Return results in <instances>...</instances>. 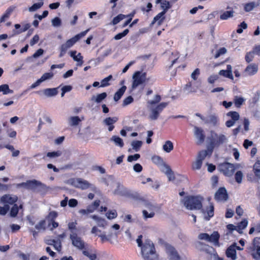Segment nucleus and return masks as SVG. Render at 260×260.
<instances>
[{"instance_id":"nucleus-23","label":"nucleus","mask_w":260,"mask_h":260,"mask_svg":"<svg viewBox=\"0 0 260 260\" xmlns=\"http://www.w3.org/2000/svg\"><path fill=\"white\" fill-rule=\"evenodd\" d=\"M205 219L206 220H209L214 214V207L212 203H210V206L206 208V211L205 212Z\"/></svg>"},{"instance_id":"nucleus-48","label":"nucleus","mask_w":260,"mask_h":260,"mask_svg":"<svg viewBox=\"0 0 260 260\" xmlns=\"http://www.w3.org/2000/svg\"><path fill=\"white\" fill-rule=\"evenodd\" d=\"M118 120V118L114 117H108L104 120V122L106 125H112L115 123Z\"/></svg>"},{"instance_id":"nucleus-16","label":"nucleus","mask_w":260,"mask_h":260,"mask_svg":"<svg viewBox=\"0 0 260 260\" xmlns=\"http://www.w3.org/2000/svg\"><path fill=\"white\" fill-rule=\"evenodd\" d=\"M74 183L76 187L81 189H86L90 187L91 184L86 180L82 178H76L74 180Z\"/></svg>"},{"instance_id":"nucleus-1","label":"nucleus","mask_w":260,"mask_h":260,"mask_svg":"<svg viewBox=\"0 0 260 260\" xmlns=\"http://www.w3.org/2000/svg\"><path fill=\"white\" fill-rule=\"evenodd\" d=\"M141 253L144 260H157L158 258L154 244L150 240H145Z\"/></svg>"},{"instance_id":"nucleus-28","label":"nucleus","mask_w":260,"mask_h":260,"mask_svg":"<svg viewBox=\"0 0 260 260\" xmlns=\"http://www.w3.org/2000/svg\"><path fill=\"white\" fill-rule=\"evenodd\" d=\"M22 207L23 206L21 204L19 206H18L16 204H14L10 210V216L12 217H15L18 214L19 209L22 208Z\"/></svg>"},{"instance_id":"nucleus-63","label":"nucleus","mask_w":260,"mask_h":260,"mask_svg":"<svg viewBox=\"0 0 260 260\" xmlns=\"http://www.w3.org/2000/svg\"><path fill=\"white\" fill-rule=\"evenodd\" d=\"M140 157V155L139 154H135L134 155H129L127 157V161L129 162H132L134 160H138Z\"/></svg>"},{"instance_id":"nucleus-32","label":"nucleus","mask_w":260,"mask_h":260,"mask_svg":"<svg viewBox=\"0 0 260 260\" xmlns=\"http://www.w3.org/2000/svg\"><path fill=\"white\" fill-rule=\"evenodd\" d=\"M58 214L57 212L55 211H50L47 215L45 217V220L48 221H50L51 220L56 219V218L58 217Z\"/></svg>"},{"instance_id":"nucleus-40","label":"nucleus","mask_w":260,"mask_h":260,"mask_svg":"<svg viewBox=\"0 0 260 260\" xmlns=\"http://www.w3.org/2000/svg\"><path fill=\"white\" fill-rule=\"evenodd\" d=\"M0 92H3L4 94H7L9 93H12L13 90L9 88L7 84H3L0 86Z\"/></svg>"},{"instance_id":"nucleus-60","label":"nucleus","mask_w":260,"mask_h":260,"mask_svg":"<svg viewBox=\"0 0 260 260\" xmlns=\"http://www.w3.org/2000/svg\"><path fill=\"white\" fill-rule=\"evenodd\" d=\"M61 153L59 151L49 152L47 153V156L49 157H54L60 156Z\"/></svg>"},{"instance_id":"nucleus-31","label":"nucleus","mask_w":260,"mask_h":260,"mask_svg":"<svg viewBox=\"0 0 260 260\" xmlns=\"http://www.w3.org/2000/svg\"><path fill=\"white\" fill-rule=\"evenodd\" d=\"M107 96V94L106 92H102L101 93L98 94L96 97L93 96L91 98V100H94V101L97 103H101L103 100L106 98Z\"/></svg>"},{"instance_id":"nucleus-46","label":"nucleus","mask_w":260,"mask_h":260,"mask_svg":"<svg viewBox=\"0 0 260 260\" xmlns=\"http://www.w3.org/2000/svg\"><path fill=\"white\" fill-rule=\"evenodd\" d=\"M161 96L159 94L155 95L154 97V99L153 100L148 101L147 102V104L151 106L154 105L157 103H158L161 101Z\"/></svg>"},{"instance_id":"nucleus-30","label":"nucleus","mask_w":260,"mask_h":260,"mask_svg":"<svg viewBox=\"0 0 260 260\" xmlns=\"http://www.w3.org/2000/svg\"><path fill=\"white\" fill-rule=\"evenodd\" d=\"M162 148L165 152L169 153L173 150V143L171 141L168 140L166 141L165 144L163 145Z\"/></svg>"},{"instance_id":"nucleus-33","label":"nucleus","mask_w":260,"mask_h":260,"mask_svg":"<svg viewBox=\"0 0 260 260\" xmlns=\"http://www.w3.org/2000/svg\"><path fill=\"white\" fill-rule=\"evenodd\" d=\"M253 171L256 177L260 178V160H257L253 165Z\"/></svg>"},{"instance_id":"nucleus-47","label":"nucleus","mask_w":260,"mask_h":260,"mask_svg":"<svg viewBox=\"0 0 260 260\" xmlns=\"http://www.w3.org/2000/svg\"><path fill=\"white\" fill-rule=\"evenodd\" d=\"M46 222L45 219H43L40 221V222L35 225V228L37 230H40L41 229H46Z\"/></svg>"},{"instance_id":"nucleus-29","label":"nucleus","mask_w":260,"mask_h":260,"mask_svg":"<svg viewBox=\"0 0 260 260\" xmlns=\"http://www.w3.org/2000/svg\"><path fill=\"white\" fill-rule=\"evenodd\" d=\"M91 217L93 219L96 221L98 226L105 227L107 225V222L104 219L95 215H92Z\"/></svg>"},{"instance_id":"nucleus-51","label":"nucleus","mask_w":260,"mask_h":260,"mask_svg":"<svg viewBox=\"0 0 260 260\" xmlns=\"http://www.w3.org/2000/svg\"><path fill=\"white\" fill-rule=\"evenodd\" d=\"M88 31V29L86 30L83 31H82L80 33L76 35L74 37H72V38L73 39V40L75 41V42L76 43L81 38H82L83 37L85 36Z\"/></svg>"},{"instance_id":"nucleus-3","label":"nucleus","mask_w":260,"mask_h":260,"mask_svg":"<svg viewBox=\"0 0 260 260\" xmlns=\"http://www.w3.org/2000/svg\"><path fill=\"white\" fill-rule=\"evenodd\" d=\"M199 238L201 240H205L208 242L213 243L215 246H220L219 242L220 235L217 231H214L211 235L207 233H201L199 235Z\"/></svg>"},{"instance_id":"nucleus-54","label":"nucleus","mask_w":260,"mask_h":260,"mask_svg":"<svg viewBox=\"0 0 260 260\" xmlns=\"http://www.w3.org/2000/svg\"><path fill=\"white\" fill-rule=\"evenodd\" d=\"M202 165V159H197V160L192 164V168L193 170H199Z\"/></svg>"},{"instance_id":"nucleus-49","label":"nucleus","mask_w":260,"mask_h":260,"mask_svg":"<svg viewBox=\"0 0 260 260\" xmlns=\"http://www.w3.org/2000/svg\"><path fill=\"white\" fill-rule=\"evenodd\" d=\"M161 7L163 9V11L166 13L169 9L171 7V5L169 1H164L161 3Z\"/></svg>"},{"instance_id":"nucleus-43","label":"nucleus","mask_w":260,"mask_h":260,"mask_svg":"<svg viewBox=\"0 0 260 260\" xmlns=\"http://www.w3.org/2000/svg\"><path fill=\"white\" fill-rule=\"evenodd\" d=\"M243 177V174L242 171H237L235 174V180L239 184L242 182Z\"/></svg>"},{"instance_id":"nucleus-39","label":"nucleus","mask_w":260,"mask_h":260,"mask_svg":"<svg viewBox=\"0 0 260 260\" xmlns=\"http://www.w3.org/2000/svg\"><path fill=\"white\" fill-rule=\"evenodd\" d=\"M112 76L110 75L108 77L105 78L101 81V84L100 86L101 87H104L110 85L109 82L112 79Z\"/></svg>"},{"instance_id":"nucleus-61","label":"nucleus","mask_w":260,"mask_h":260,"mask_svg":"<svg viewBox=\"0 0 260 260\" xmlns=\"http://www.w3.org/2000/svg\"><path fill=\"white\" fill-rule=\"evenodd\" d=\"M226 52V49L224 47L220 48L218 49L215 55V58L219 57L221 55L224 54Z\"/></svg>"},{"instance_id":"nucleus-21","label":"nucleus","mask_w":260,"mask_h":260,"mask_svg":"<svg viewBox=\"0 0 260 260\" xmlns=\"http://www.w3.org/2000/svg\"><path fill=\"white\" fill-rule=\"evenodd\" d=\"M219 74L231 79H234L232 71V66L230 64L227 65L226 70H220L219 72Z\"/></svg>"},{"instance_id":"nucleus-42","label":"nucleus","mask_w":260,"mask_h":260,"mask_svg":"<svg viewBox=\"0 0 260 260\" xmlns=\"http://www.w3.org/2000/svg\"><path fill=\"white\" fill-rule=\"evenodd\" d=\"M142 145V142L141 141H133L132 143L133 149L138 151Z\"/></svg>"},{"instance_id":"nucleus-45","label":"nucleus","mask_w":260,"mask_h":260,"mask_svg":"<svg viewBox=\"0 0 260 260\" xmlns=\"http://www.w3.org/2000/svg\"><path fill=\"white\" fill-rule=\"evenodd\" d=\"M129 32V30L128 29H125L122 32H120L116 35L114 39L115 40H118L122 39L123 37H125L127 34Z\"/></svg>"},{"instance_id":"nucleus-11","label":"nucleus","mask_w":260,"mask_h":260,"mask_svg":"<svg viewBox=\"0 0 260 260\" xmlns=\"http://www.w3.org/2000/svg\"><path fill=\"white\" fill-rule=\"evenodd\" d=\"M166 249L172 260H181V258L174 247L170 244H166Z\"/></svg>"},{"instance_id":"nucleus-62","label":"nucleus","mask_w":260,"mask_h":260,"mask_svg":"<svg viewBox=\"0 0 260 260\" xmlns=\"http://www.w3.org/2000/svg\"><path fill=\"white\" fill-rule=\"evenodd\" d=\"M76 225V222H70L68 224V229L71 231L72 234L75 233L73 231L76 230L77 229Z\"/></svg>"},{"instance_id":"nucleus-37","label":"nucleus","mask_w":260,"mask_h":260,"mask_svg":"<svg viewBox=\"0 0 260 260\" xmlns=\"http://www.w3.org/2000/svg\"><path fill=\"white\" fill-rule=\"evenodd\" d=\"M152 162L157 165H161L164 164H166L164 162V160L161 157L157 155H154L152 157Z\"/></svg>"},{"instance_id":"nucleus-17","label":"nucleus","mask_w":260,"mask_h":260,"mask_svg":"<svg viewBox=\"0 0 260 260\" xmlns=\"http://www.w3.org/2000/svg\"><path fill=\"white\" fill-rule=\"evenodd\" d=\"M58 88H48L43 90H39L36 92V93L41 95L43 93L47 97L55 96L58 93Z\"/></svg>"},{"instance_id":"nucleus-26","label":"nucleus","mask_w":260,"mask_h":260,"mask_svg":"<svg viewBox=\"0 0 260 260\" xmlns=\"http://www.w3.org/2000/svg\"><path fill=\"white\" fill-rule=\"evenodd\" d=\"M15 7L10 6L9 7L5 13L0 18V22H4L6 18H8L10 17V15L12 13V12L14 10Z\"/></svg>"},{"instance_id":"nucleus-52","label":"nucleus","mask_w":260,"mask_h":260,"mask_svg":"<svg viewBox=\"0 0 260 260\" xmlns=\"http://www.w3.org/2000/svg\"><path fill=\"white\" fill-rule=\"evenodd\" d=\"M117 216V212L115 210H109L107 213V217L109 219L115 218Z\"/></svg>"},{"instance_id":"nucleus-57","label":"nucleus","mask_w":260,"mask_h":260,"mask_svg":"<svg viewBox=\"0 0 260 260\" xmlns=\"http://www.w3.org/2000/svg\"><path fill=\"white\" fill-rule=\"evenodd\" d=\"M83 253L84 255L89 258L90 260H95L96 257V254L95 253H90L88 251L84 250L83 251Z\"/></svg>"},{"instance_id":"nucleus-34","label":"nucleus","mask_w":260,"mask_h":260,"mask_svg":"<svg viewBox=\"0 0 260 260\" xmlns=\"http://www.w3.org/2000/svg\"><path fill=\"white\" fill-rule=\"evenodd\" d=\"M234 14V11H226L222 13L220 15V19L221 20H227L229 18L232 17Z\"/></svg>"},{"instance_id":"nucleus-35","label":"nucleus","mask_w":260,"mask_h":260,"mask_svg":"<svg viewBox=\"0 0 260 260\" xmlns=\"http://www.w3.org/2000/svg\"><path fill=\"white\" fill-rule=\"evenodd\" d=\"M226 116L235 121H237L240 118L239 114L236 111H230L226 113Z\"/></svg>"},{"instance_id":"nucleus-19","label":"nucleus","mask_w":260,"mask_h":260,"mask_svg":"<svg viewBox=\"0 0 260 260\" xmlns=\"http://www.w3.org/2000/svg\"><path fill=\"white\" fill-rule=\"evenodd\" d=\"M258 71V65L256 63H251L247 66L244 72L248 76H252L257 73Z\"/></svg>"},{"instance_id":"nucleus-10","label":"nucleus","mask_w":260,"mask_h":260,"mask_svg":"<svg viewBox=\"0 0 260 260\" xmlns=\"http://www.w3.org/2000/svg\"><path fill=\"white\" fill-rule=\"evenodd\" d=\"M228 198V193L224 187H219L214 195V199L217 202L226 201Z\"/></svg>"},{"instance_id":"nucleus-59","label":"nucleus","mask_w":260,"mask_h":260,"mask_svg":"<svg viewBox=\"0 0 260 260\" xmlns=\"http://www.w3.org/2000/svg\"><path fill=\"white\" fill-rule=\"evenodd\" d=\"M253 57H254L253 52H252V51L248 52L246 53V54L245 55V61L247 63H249L253 60Z\"/></svg>"},{"instance_id":"nucleus-6","label":"nucleus","mask_w":260,"mask_h":260,"mask_svg":"<svg viewBox=\"0 0 260 260\" xmlns=\"http://www.w3.org/2000/svg\"><path fill=\"white\" fill-rule=\"evenodd\" d=\"M250 254L255 260H260V239L254 238L249 248Z\"/></svg>"},{"instance_id":"nucleus-5","label":"nucleus","mask_w":260,"mask_h":260,"mask_svg":"<svg viewBox=\"0 0 260 260\" xmlns=\"http://www.w3.org/2000/svg\"><path fill=\"white\" fill-rule=\"evenodd\" d=\"M218 169L221 173L227 177L233 176L235 171L234 165L228 162H224L219 164Z\"/></svg>"},{"instance_id":"nucleus-36","label":"nucleus","mask_w":260,"mask_h":260,"mask_svg":"<svg viewBox=\"0 0 260 260\" xmlns=\"http://www.w3.org/2000/svg\"><path fill=\"white\" fill-rule=\"evenodd\" d=\"M244 102V99L242 97L236 96L234 99V103L237 108L241 107Z\"/></svg>"},{"instance_id":"nucleus-38","label":"nucleus","mask_w":260,"mask_h":260,"mask_svg":"<svg viewBox=\"0 0 260 260\" xmlns=\"http://www.w3.org/2000/svg\"><path fill=\"white\" fill-rule=\"evenodd\" d=\"M77 51H72L70 52V56L73 57V59L75 61L80 62L81 64L83 63V57L81 55V53H78V56H80L79 59H77V56H76Z\"/></svg>"},{"instance_id":"nucleus-20","label":"nucleus","mask_w":260,"mask_h":260,"mask_svg":"<svg viewBox=\"0 0 260 260\" xmlns=\"http://www.w3.org/2000/svg\"><path fill=\"white\" fill-rule=\"evenodd\" d=\"M226 255L228 257L232 260H235L237 258V253L234 245L230 246L226 250Z\"/></svg>"},{"instance_id":"nucleus-53","label":"nucleus","mask_w":260,"mask_h":260,"mask_svg":"<svg viewBox=\"0 0 260 260\" xmlns=\"http://www.w3.org/2000/svg\"><path fill=\"white\" fill-rule=\"evenodd\" d=\"M134 102V98L131 96L129 95L124 99L122 103V106L125 107L128 105Z\"/></svg>"},{"instance_id":"nucleus-24","label":"nucleus","mask_w":260,"mask_h":260,"mask_svg":"<svg viewBox=\"0 0 260 260\" xmlns=\"http://www.w3.org/2000/svg\"><path fill=\"white\" fill-rule=\"evenodd\" d=\"M126 90V86L123 85L122 87H121V88H120L114 94V100L115 102L119 101L121 98Z\"/></svg>"},{"instance_id":"nucleus-25","label":"nucleus","mask_w":260,"mask_h":260,"mask_svg":"<svg viewBox=\"0 0 260 260\" xmlns=\"http://www.w3.org/2000/svg\"><path fill=\"white\" fill-rule=\"evenodd\" d=\"M164 167L166 170L165 173L167 175L169 181H173L175 179V176L173 171L172 170L171 167L167 164H164Z\"/></svg>"},{"instance_id":"nucleus-27","label":"nucleus","mask_w":260,"mask_h":260,"mask_svg":"<svg viewBox=\"0 0 260 260\" xmlns=\"http://www.w3.org/2000/svg\"><path fill=\"white\" fill-rule=\"evenodd\" d=\"M248 224V221L246 219H243L241 222L238 223L236 226L237 231L239 234L242 233V231L245 229Z\"/></svg>"},{"instance_id":"nucleus-8","label":"nucleus","mask_w":260,"mask_h":260,"mask_svg":"<svg viewBox=\"0 0 260 260\" xmlns=\"http://www.w3.org/2000/svg\"><path fill=\"white\" fill-rule=\"evenodd\" d=\"M168 103L167 102H162L158 104L155 108L150 109V113L149 117L151 120H155L158 119L160 113L168 106Z\"/></svg>"},{"instance_id":"nucleus-58","label":"nucleus","mask_w":260,"mask_h":260,"mask_svg":"<svg viewBox=\"0 0 260 260\" xmlns=\"http://www.w3.org/2000/svg\"><path fill=\"white\" fill-rule=\"evenodd\" d=\"M10 209V206L9 205H5L3 206H0V214L5 215L7 214L8 211Z\"/></svg>"},{"instance_id":"nucleus-13","label":"nucleus","mask_w":260,"mask_h":260,"mask_svg":"<svg viewBox=\"0 0 260 260\" xmlns=\"http://www.w3.org/2000/svg\"><path fill=\"white\" fill-rule=\"evenodd\" d=\"M75 43V41L73 40L72 38H71L67 40L65 43L62 44L59 48L60 53L59 57L61 58L63 57L66 54L67 50L72 47Z\"/></svg>"},{"instance_id":"nucleus-44","label":"nucleus","mask_w":260,"mask_h":260,"mask_svg":"<svg viewBox=\"0 0 260 260\" xmlns=\"http://www.w3.org/2000/svg\"><path fill=\"white\" fill-rule=\"evenodd\" d=\"M112 139L114 141L116 145L120 147H122L124 145V143L121 138L118 136H114L112 137Z\"/></svg>"},{"instance_id":"nucleus-22","label":"nucleus","mask_w":260,"mask_h":260,"mask_svg":"<svg viewBox=\"0 0 260 260\" xmlns=\"http://www.w3.org/2000/svg\"><path fill=\"white\" fill-rule=\"evenodd\" d=\"M166 13L165 11H162L156 15L153 18L151 24L153 25L157 21L158 25H161L165 19V15Z\"/></svg>"},{"instance_id":"nucleus-15","label":"nucleus","mask_w":260,"mask_h":260,"mask_svg":"<svg viewBox=\"0 0 260 260\" xmlns=\"http://www.w3.org/2000/svg\"><path fill=\"white\" fill-rule=\"evenodd\" d=\"M70 239L72 240L73 245L80 249H83L85 246L84 242L81 238L78 237L76 233L70 235Z\"/></svg>"},{"instance_id":"nucleus-7","label":"nucleus","mask_w":260,"mask_h":260,"mask_svg":"<svg viewBox=\"0 0 260 260\" xmlns=\"http://www.w3.org/2000/svg\"><path fill=\"white\" fill-rule=\"evenodd\" d=\"M146 73L140 71L136 72L133 76L132 88L135 89L139 85L144 83L146 79Z\"/></svg>"},{"instance_id":"nucleus-41","label":"nucleus","mask_w":260,"mask_h":260,"mask_svg":"<svg viewBox=\"0 0 260 260\" xmlns=\"http://www.w3.org/2000/svg\"><path fill=\"white\" fill-rule=\"evenodd\" d=\"M125 18H126L125 15L120 14L113 19L112 23L113 25H116Z\"/></svg>"},{"instance_id":"nucleus-64","label":"nucleus","mask_w":260,"mask_h":260,"mask_svg":"<svg viewBox=\"0 0 260 260\" xmlns=\"http://www.w3.org/2000/svg\"><path fill=\"white\" fill-rule=\"evenodd\" d=\"M200 74V71L199 68H197L194 70V71L192 73L191 75V77L194 80H196L198 79V76Z\"/></svg>"},{"instance_id":"nucleus-50","label":"nucleus","mask_w":260,"mask_h":260,"mask_svg":"<svg viewBox=\"0 0 260 260\" xmlns=\"http://www.w3.org/2000/svg\"><path fill=\"white\" fill-rule=\"evenodd\" d=\"M43 5V2H39L33 4L29 8V11L30 12H34L37 10L40 9Z\"/></svg>"},{"instance_id":"nucleus-12","label":"nucleus","mask_w":260,"mask_h":260,"mask_svg":"<svg viewBox=\"0 0 260 260\" xmlns=\"http://www.w3.org/2000/svg\"><path fill=\"white\" fill-rule=\"evenodd\" d=\"M115 193L121 196L126 197L135 200H139L140 199V194L137 192H132L126 188H124L122 190H115Z\"/></svg>"},{"instance_id":"nucleus-55","label":"nucleus","mask_w":260,"mask_h":260,"mask_svg":"<svg viewBox=\"0 0 260 260\" xmlns=\"http://www.w3.org/2000/svg\"><path fill=\"white\" fill-rule=\"evenodd\" d=\"M59 225V223L55 221V219L51 220L48 222V226L50 228L51 230H53L54 229L57 228Z\"/></svg>"},{"instance_id":"nucleus-2","label":"nucleus","mask_w":260,"mask_h":260,"mask_svg":"<svg viewBox=\"0 0 260 260\" xmlns=\"http://www.w3.org/2000/svg\"><path fill=\"white\" fill-rule=\"evenodd\" d=\"M204 198L200 196H187L184 198L183 204L188 210H199L203 207Z\"/></svg>"},{"instance_id":"nucleus-9","label":"nucleus","mask_w":260,"mask_h":260,"mask_svg":"<svg viewBox=\"0 0 260 260\" xmlns=\"http://www.w3.org/2000/svg\"><path fill=\"white\" fill-rule=\"evenodd\" d=\"M44 184L40 181L37 180H29L25 182H22L17 184L18 188L24 187L27 189L34 190L37 187H41Z\"/></svg>"},{"instance_id":"nucleus-56","label":"nucleus","mask_w":260,"mask_h":260,"mask_svg":"<svg viewBox=\"0 0 260 260\" xmlns=\"http://www.w3.org/2000/svg\"><path fill=\"white\" fill-rule=\"evenodd\" d=\"M255 7L254 2L247 3L244 6V10L246 12H250Z\"/></svg>"},{"instance_id":"nucleus-14","label":"nucleus","mask_w":260,"mask_h":260,"mask_svg":"<svg viewBox=\"0 0 260 260\" xmlns=\"http://www.w3.org/2000/svg\"><path fill=\"white\" fill-rule=\"evenodd\" d=\"M18 200V197L16 195L5 194L1 197V201L5 205H13Z\"/></svg>"},{"instance_id":"nucleus-18","label":"nucleus","mask_w":260,"mask_h":260,"mask_svg":"<svg viewBox=\"0 0 260 260\" xmlns=\"http://www.w3.org/2000/svg\"><path fill=\"white\" fill-rule=\"evenodd\" d=\"M194 134L200 144L204 142L205 134L202 128L195 126L194 127Z\"/></svg>"},{"instance_id":"nucleus-4","label":"nucleus","mask_w":260,"mask_h":260,"mask_svg":"<svg viewBox=\"0 0 260 260\" xmlns=\"http://www.w3.org/2000/svg\"><path fill=\"white\" fill-rule=\"evenodd\" d=\"M226 137L224 135H218L216 133L211 135L209 142V147L213 150L215 147H219L226 140Z\"/></svg>"}]
</instances>
